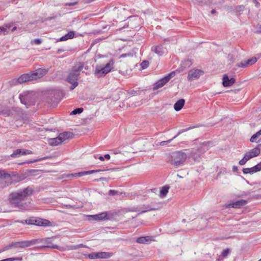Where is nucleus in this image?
Returning a JSON list of instances; mask_svg holds the SVG:
<instances>
[{"mask_svg":"<svg viewBox=\"0 0 261 261\" xmlns=\"http://www.w3.org/2000/svg\"><path fill=\"white\" fill-rule=\"evenodd\" d=\"M32 193V190L30 188H27L18 192L12 193L9 195L10 203L14 207H18L21 210H28L30 202L24 201Z\"/></svg>","mask_w":261,"mask_h":261,"instance_id":"nucleus-1","label":"nucleus"},{"mask_svg":"<svg viewBox=\"0 0 261 261\" xmlns=\"http://www.w3.org/2000/svg\"><path fill=\"white\" fill-rule=\"evenodd\" d=\"M85 68L86 70L88 68L85 67V64L83 62H79L75 65L70 70L68 76L66 77V81L72 85L70 87L71 90H73L75 87L78 86L77 80L80 74L81 71L83 72L82 70Z\"/></svg>","mask_w":261,"mask_h":261,"instance_id":"nucleus-2","label":"nucleus"},{"mask_svg":"<svg viewBox=\"0 0 261 261\" xmlns=\"http://www.w3.org/2000/svg\"><path fill=\"white\" fill-rule=\"evenodd\" d=\"M47 73L45 69L39 68L31 72L21 75L17 80V82L21 84L30 81L35 80L43 77Z\"/></svg>","mask_w":261,"mask_h":261,"instance_id":"nucleus-3","label":"nucleus"},{"mask_svg":"<svg viewBox=\"0 0 261 261\" xmlns=\"http://www.w3.org/2000/svg\"><path fill=\"white\" fill-rule=\"evenodd\" d=\"M188 158L187 153L181 151L173 152L171 154L169 163L175 168L182 166Z\"/></svg>","mask_w":261,"mask_h":261,"instance_id":"nucleus-4","label":"nucleus"},{"mask_svg":"<svg viewBox=\"0 0 261 261\" xmlns=\"http://www.w3.org/2000/svg\"><path fill=\"white\" fill-rule=\"evenodd\" d=\"M114 61L113 59L110 60L105 66L97 65L95 67L94 72L95 75L97 77L105 76L107 74L111 72L114 67Z\"/></svg>","mask_w":261,"mask_h":261,"instance_id":"nucleus-5","label":"nucleus"},{"mask_svg":"<svg viewBox=\"0 0 261 261\" xmlns=\"http://www.w3.org/2000/svg\"><path fill=\"white\" fill-rule=\"evenodd\" d=\"M54 237H53L51 238H45V239H37L36 240H39L41 241V242H39L38 244L42 243H45L48 244H50V245L42 246L40 247L41 248H51V249H57L60 251H64L65 250H76V249H79V248L84 246V245L83 244H80V245H75V246H71L70 247H68V248H64L63 247H60L57 245H51L50 240L51 239H54Z\"/></svg>","mask_w":261,"mask_h":261,"instance_id":"nucleus-6","label":"nucleus"},{"mask_svg":"<svg viewBox=\"0 0 261 261\" xmlns=\"http://www.w3.org/2000/svg\"><path fill=\"white\" fill-rule=\"evenodd\" d=\"M260 152V149L259 146L254 148L249 151L245 154L244 158L239 162L240 165H244L246 163L251 159L258 156Z\"/></svg>","mask_w":261,"mask_h":261,"instance_id":"nucleus-7","label":"nucleus"},{"mask_svg":"<svg viewBox=\"0 0 261 261\" xmlns=\"http://www.w3.org/2000/svg\"><path fill=\"white\" fill-rule=\"evenodd\" d=\"M32 92H25L19 95V99L21 102L28 108L29 106L34 105L35 101L32 98Z\"/></svg>","mask_w":261,"mask_h":261,"instance_id":"nucleus-8","label":"nucleus"},{"mask_svg":"<svg viewBox=\"0 0 261 261\" xmlns=\"http://www.w3.org/2000/svg\"><path fill=\"white\" fill-rule=\"evenodd\" d=\"M40 242V240L33 239L31 240L15 242H13V243L14 248H23L25 247H30L35 244H37Z\"/></svg>","mask_w":261,"mask_h":261,"instance_id":"nucleus-9","label":"nucleus"},{"mask_svg":"<svg viewBox=\"0 0 261 261\" xmlns=\"http://www.w3.org/2000/svg\"><path fill=\"white\" fill-rule=\"evenodd\" d=\"M204 73V72L200 69H192L188 72L187 76L189 81H192L193 80L198 79L199 77Z\"/></svg>","mask_w":261,"mask_h":261,"instance_id":"nucleus-10","label":"nucleus"},{"mask_svg":"<svg viewBox=\"0 0 261 261\" xmlns=\"http://www.w3.org/2000/svg\"><path fill=\"white\" fill-rule=\"evenodd\" d=\"M88 217L90 218V220L96 221H103L109 219L108 213L106 212L96 215H88Z\"/></svg>","mask_w":261,"mask_h":261,"instance_id":"nucleus-11","label":"nucleus"},{"mask_svg":"<svg viewBox=\"0 0 261 261\" xmlns=\"http://www.w3.org/2000/svg\"><path fill=\"white\" fill-rule=\"evenodd\" d=\"M34 225L43 227L52 226L51 222L49 220L40 218H34Z\"/></svg>","mask_w":261,"mask_h":261,"instance_id":"nucleus-12","label":"nucleus"},{"mask_svg":"<svg viewBox=\"0 0 261 261\" xmlns=\"http://www.w3.org/2000/svg\"><path fill=\"white\" fill-rule=\"evenodd\" d=\"M100 170H89L87 171H83L80 172L78 173H72V174H66L65 176L67 178H70V177H81L82 176H84L88 174H91L97 172L99 171Z\"/></svg>","mask_w":261,"mask_h":261,"instance_id":"nucleus-13","label":"nucleus"},{"mask_svg":"<svg viewBox=\"0 0 261 261\" xmlns=\"http://www.w3.org/2000/svg\"><path fill=\"white\" fill-rule=\"evenodd\" d=\"M261 170V162L257 164L256 165L251 167V168H244L243 169V172L244 174H252L258 171Z\"/></svg>","mask_w":261,"mask_h":261,"instance_id":"nucleus-14","label":"nucleus"},{"mask_svg":"<svg viewBox=\"0 0 261 261\" xmlns=\"http://www.w3.org/2000/svg\"><path fill=\"white\" fill-rule=\"evenodd\" d=\"M151 51L161 56L167 52V49L163 47V45H159L152 46L151 47Z\"/></svg>","mask_w":261,"mask_h":261,"instance_id":"nucleus-15","label":"nucleus"},{"mask_svg":"<svg viewBox=\"0 0 261 261\" xmlns=\"http://www.w3.org/2000/svg\"><path fill=\"white\" fill-rule=\"evenodd\" d=\"M235 79L231 77L229 79L227 75L225 74L222 78V84L224 87H229L232 86L235 82Z\"/></svg>","mask_w":261,"mask_h":261,"instance_id":"nucleus-16","label":"nucleus"},{"mask_svg":"<svg viewBox=\"0 0 261 261\" xmlns=\"http://www.w3.org/2000/svg\"><path fill=\"white\" fill-rule=\"evenodd\" d=\"M153 241L152 237L150 236L140 237L136 239V242L139 244H148Z\"/></svg>","mask_w":261,"mask_h":261,"instance_id":"nucleus-17","label":"nucleus"},{"mask_svg":"<svg viewBox=\"0 0 261 261\" xmlns=\"http://www.w3.org/2000/svg\"><path fill=\"white\" fill-rule=\"evenodd\" d=\"M59 136L62 140V142H63L67 140L72 138L73 137V134L70 132H65L60 133Z\"/></svg>","mask_w":261,"mask_h":261,"instance_id":"nucleus-18","label":"nucleus"},{"mask_svg":"<svg viewBox=\"0 0 261 261\" xmlns=\"http://www.w3.org/2000/svg\"><path fill=\"white\" fill-rule=\"evenodd\" d=\"M168 82L167 79L165 78V77H164L163 78L160 79L158 81H157L153 87V90H156L158 89H159L160 88H162Z\"/></svg>","mask_w":261,"mask_h":261,"instance_id":"nucleus-19","label":"nucleus"},{"mask_svg":"<svg viewBox=\"0 0 261 261\" xmlns=\"http://www.w3.org/2000/svg\"><path fill=\"white\" fill-rule=\"evenodd\" d=\"M247 203V201L245 200H238L234 202L230 203L228 205L229 207H231L233 208H239L241 206L244 205Z\"/></svg>","mask_w":261,"mask_h":261,"instance_id":"nucleus-20","label":"nucleus"},{"mask_svg":"<svg viewBox=\"0 0 261 261\" xmlns=\"http://www.w3.org/2000/svg\"><path fill=\"white\" fill-rule=\"evenodd\" d=\"M192 128V127H189V128H188L186 129H182V130L179 131L178 133L176 134V135H175L173 138H172L171 139L168 140L167 141H162L160 143V145H162V146H164V145H167V144L170 143L173 139L176 138L177 136H178L181 133H184V132H186L187 130H188L191 129Z\"/></svg>","mask_w":261,"mask_h":261,"instance_id":"nucleus-21","label":"nucleus"},{"mask_svg":"<svg viewBox=\"0 0 261 261\" xmlns=\"http://www.w3.org/2000/svg\"><path fill=\"white\" fill-rule=\"evenodd\" d=\"M185 100L184 99H180L175 102L174 105V109L176 111H180L184 106Z\"/></svg>","mask_w":261,"mask_h":261,"instance_id":"nucleus-22","label":"nucleus"},{"mask_svg":"<svg viewBox=\"0 0 261 261\" xmlns=\"http://www.w3.org/2000/svg\"><path fill=\"white\" fill-rule=\"evenodd\" d=\"M62 143V140L58 136L57 138H50L48 140V143L51 146H57Z\"/></svg>","mask_w":261,"mask_h":261,"instance_id":"nucleus-23","label":"nucleus"},{"mask_svg":"<svg viewBox=\"0 0 261 261\" xmlns=\"http://www.w3.org/2000/svg\"><path fill=\"white\" fill-rule=\"evenodd\" d=\"M74 32L73 31H70L65 35L62 36L59 39L60 41H66L70 39H72L74 37Z\"/></svg>","mask_w":261,"mask_h":261,"instance_id":"nucleus-24","label":"nucleus"},{"mask_svg":"<svg viewBox=\"0 0 261 261\" xmlns=\"http://www.w3.org/2000/svg\"><path fill=\"white\" fill-rule=\"evenodd\" d=\"M10 179V175L7 173L4 172L3 171L0 170V180L2 182H6L7 180H9Z\"/></svg>","mask_w":261,"mask_h":261,"instance_id":"nucleus-25","label":"nucleus"},{"mask_svg":"<svg viewBox=\"0 0 261 261\" xmlns=\"http://www.w3.org/2000/svg\"><path fill=\"white\" fill-rule=\"evenodd\" d=\"M188 156L192 158L196 162H199L200 160V156L199 154L196 153L194 150H192L190 152H187Z\"/></svg>","mask_w":261,"mask_h":261,"instance_id":"nucleus-26","label":"nucleus"},{"mask_svg":"<svg viewBox=\"0 0 261 261\" xmlns=\"http://www.w3.org/2000/svg\"><path fill=\"white\" fill-rule=\"evenodd\" d=\"M169 187H163L160 191V196L162 198L165 197L168 193Z\"/></svg>","mask_w":261,"mask_h":261,"instance_id":"nucleus-27","label":"nucleus"},{"mask_svg":"<svg viewBox=\"0 0 261 261\" xmlns=\"http://www.w3.org/2000/svg\"><path fill=\"white\" fill-rule=\"evenodd\" d=\"M99 258H109L112 256V253L106 252H99Z\"/></svg>","mask_w":261,"mask_h":261,"instance_id":"nucleus-28","label":"nucleus"},{"mask_svg":"<svg viewBox=\"0 0 261 261\" xmlns=\"http://www.w3.org/2000/svg\"><path fill=\"white\" fill-rule=\"evenodd\" d=\"M21 149H17L14 151L12 154H11V156L12 158L19 157L20 155H22Z\"/></svg>","mask_w":261,"mask_h":261,"instance_id":"nucleus-29","label":"nucleus"},{"mask_svg":"<svg viewBox=\"0 0 261 261\" xmlns=\"http://www.w3.org/2000/svg\"><path fill=\"white\" fill-rule=\"evenodd\" d=\"M9 27L6 26V27H0V35H6L9 33Z\"/></svg>","mask_w":261,"mask_h":261,"instance_id":"nucleus-30","label":"nucleus"},{"mask_svg":"<svg viewBox=\"0 0 261 261\" xmlns=\"http://www.w3.org/2000/svg\"><path fill=\"white\" fill-rule=\"evenodd\" d=\"M12 248H14L13 242L0 249V252H4L6 250H10Z\"/></svg>","mask_w":261,"mask_h":261,"instance_id":"nucleus-31","label":"nucleus"},{"mask_svg":"<svg viewBox=\"0 0 261 261\" xmlns=\"http://www.w3.org/2000/svg\"><path fill=\"white\" fill-rule=\"evenodd\" d=\"M99 252H93L88 255H87L88 256V258L91 259H94L99 258Z\"/></svg>","mask_w":261,"mask_h":261,"instance_id":"nucleus-32","label":"nucleus"},{"mask_svg":"<svg viewBox=\"0 0 261 261\" xmlns=\"http://www.w3.org/2000/svg\"><path fill=\"white\" fill-rule=\"evenodd\" d=\"M257 59L256 57H252L246 61L248 66H251L256 62Z\"/></svg>","mask_w":261,"mask_h":261,"instance_id":"nucleus-33","label":"nucleus"},{"mask_svg":"<svg viewBox=\"0 0 261 261\" xmlns=\"http://www.w3.org/2000/svg\"><path fill=\"white\" fill-rule=\"evenodd\" d=\"M135 54L136 53L133 50L132 52L121 55L119 58L132 57L135 55Z\"/></svg>","mask_w":261,"mask_h":261,"instance_id":"nucleus-34","label":"nucleus"},{"mask_svg":"<svg viewBox=\"0 0 261 261\" xmlns=\"http://www.w3.org/2000/svg\"><path fill=\"white\" fill-rule=\"evenodd\" d=\"M192 65V62L190 60H185L181 64L183 68L189 67Z\"/></svg>","mask_w":261,"mask_h":261,"instance_id":"nucleus-35","label":"nucleus"},{"mask_svg":"<svg viewBox=\"0 0 261 261\" xmlns=\"http://www.w3.org/2000/svg\"><path fill=\"white\" fill-rule=\"evenodd\" d=\"M34 218H32L29 219H27L25 220H23L21 221V223H25L28 225H34Z\"/></svg>","mask_w":261,"mask_h":261,"instance_id":"nucleus-36","label":"nucleus"},{"mask_svg":"<svg viewBox=\"0 0 261 261\" xmlns=\"http://www.w3.org/2000/svg\"><path fill=\"white\" fill-rule=\"evenodd\" d=\"M51 158L50 156H45V157H43V158H41L38 159H36V160H32V161H29L27 163H35V162H38V161H42V160H46V159H51Z\"/></svg>","mask_w":261,"mask_h":261,"instance_id":"nucleus-37","label":"nucleus"},{"mask_svg":"<svg viewBox=\"0 0 261 261\" xmlns=\"http://www.w3.org/2000/svg\"><path fill=\"white\" fill-rule=\"evenodd\" d=\"M83 111V109L82 108H76L72 111L70 114L71 115H76L81 114Z\"/></svg>","mask_w":261,"mask_h":261,"instance_id":"nucleus-38","label":"nucleus"},{"mask_svg":"<svg viewBox=\"0 0 261 261\" xmlns=\"http://www.w3.org/2000/svg\"><path fill=\"white\" fill-rule=\"evenodd\" d=\"M260 135L256 132L255 134H254L250 138V141L251 142H255L256 141L257 138L260 136Z\"/></svg>","mask_w":261,"mask_h":261,"instance_id":"nucleus-39","label":"nucleus"},{"mask_svg":"<svg viewBox=\"0 0 261 261\" xmlns=\"http://www.w3.org/2000/svg\"><path fill=\"white\" fill-rule=\"evenodd\" d=\"M175 75V71H174L171 72V73H170L169 74H168L167 75L165 76V77L167 79L168 82H169V80L171 78L173 77Z\"/></svg>","mask_w":261,"mask_h":261,"instance_id":"nucleus-40","label":"nucleus"},{"mask_svg":"<svg viewBox=\"0 0 261 261\" xmlns=\"http://www.w3.org/2000/svg\"><path fill=\"white\" fill-rule=\"evenodd\" d=\"M237 66H238V67H241V68H245V67H247L248 66V64H247L246 61H242L241 62L239 63L237 65Z\"/></svg>","mask_w":261,"mask_h":261,"instance_id":"nucleus-41","label":"nucleus"},{"mask_svg":"<svg viewBox=\"0 0 261 261\" xmlns=\"http://www.w3.org/2000/svg\"><path fill=\"white\" fill-rule=\"evenodd\" d=\"M22 155L31 154H33V152L31 150L21 149Z\"/></svg>","mask_w":261,"mask_h":261,"instance_id":"nucleus-42","label":"nucleus"},{"mask_svg":"<svg viewBox=\"0 0 261 261\" xmlns=\"http://www.w3.org/2000/svg\"><path fill=\"white\" fill-rule=\"evenodd\" d=\"M21 259L17 257L8 258L4 259H2L0 261H15V260H21Z\"/></svg>","mask_w":261,"mask_h":261,"instance_id":"nucleus-43","label":"nucleus"},{"mask_svg":"<svg viewBox=\"0 0 261 261\" xmlns=\"http://www.w3.org/2000/svg\"><path fill=\"white\" fill-rule=\"evenodd\" d=\"M119 193V192L116 190H110L109 191V195L111 196H114L116 195H118Z\"/></svg>","mask_w":261,"mask_h":261,"instance_id":"nucleus-44","label":"nucleus"},{"mask_svg":"<svg viewBox=\"0 0 261 261\" xmlns=\"http://www.w3.org/2000/svg\"><path fill=\"white\" fill-rule=\"evenodd\" d=\"M229 249H225L224 250H223V251L222 252V255L223 256V257H226L228 254L229 253Z\"/></svg>","mask_w":261,"mask_h":261,"instance_id":"nucleus-45","label":"nucleus"},{"mask_svg":"<svg viewBox=\"0 0 261 261\" xmlns=\"http://www.w3.org/2000/svg\"><path fill=\"white\" fill-rule=\"evenodd\" d=\"M141 66L143 69L147 68L148 66L149 62L147 61H144L141 63Z\"/></svg>","mask_w":261,"mask_h":261,"instance_id":"nucleus-46","label":"nucleus"},{"mask_svg":"<svg viewBox=\"0 0 261 261\" xmlns=\"http://www.w3.org/2000/svg\"><path fill=\"white\" fill-rule=\"evenodd\" d=\"M129 71L126 70L125 71L119 70V72L123 75H128L129 74Z\"/></svg>","mask_w":261,"mask_h":261,"instance_id":"nucleus-47","label":"nucleus"},{"mask_svg":"<svg viewBox=\"0 0 261 261\" xmlns=\"http://www.w3.org/2000/svg\"><path fill=\"white\" fill-rule=\"evenodd\" d=\"M32 42L36 44H40L41 43L42 40L40 39H35L33 40Z\"/></svg>","mask_w":261,"mask_h":261,"instance_id":"nucleus-48","label":"nucleus"},{"mask_svg":"<svg viewBox=\"0 0 261 261\" xmlns=\"http://www.w3.org/2000/svg\"><path fill=\"white\" fill-rule=\"evenodd\" d=\"M77 4H78L77 2H73V3H68L65 4V6H73L77 5Z\"/></svg>","mask_w":261,"mask_h":261,"instance_id":"nucleus-49","label":"nucleus"},{"mask_svg":"<svg viewBox=\"0 0 261 261\" xmlns=\"http://www.w3.org/2000/svg\"><path fill=\"white\" fill-rule=\"evenodd\" d=\"M256 8H258L260 4L256 0H252Z\"/></svg>","mask_w":261,"mask_h":261,"instance_id":"nucleus-50","label":"nucleus"},{"mask_svg":"<svg viewBox=\"0 0 261 261\" xmlns=\"http://www.w3.org/2000/svg\"><path fill=\"white\" fill-rule=\"evenodd\" d=\"M94 158L95 159L98 158V159H99L101 161H104V157L102 156H99L98 157V155H94Z\"/></svg>","mask_w":261,"mask_h":261,"instance_id":"nucleus-51","label":"nucleus"},{"mask_svg":"<svg viewBox=\"0 0 261 261\" xmlns=\"http://www.w3.org/2000/svg\"><path fill=\"white\" fill-rule=\"evenodd\" d=\"M95 0H84L83 1V3L84 4H88V3H90L93 1H94Z\"/></svg>","mask_w":261,"mask_h":261,"instance_id":"nucleus-52","label":"nucleus"},{"mask_svg":"<svg viewBox=\"0 0 261 261\" xmlns=\"http://www.w3.org/2000/svg\"><path fill=\"white\" fill-rule=\"evenodd\" d=\"M106 159L107 160H110V155L109 154H106L104 156V159Z\"/></svg>","mask_w":261,"mask_h":261,"instance_id":"nucleus-53","label":"nucleus"},{"mask_svg":"<svg viewBox=\"0 0 261 261\" xmlns=\"http://www.w3.org/2000/svg\"><path fill=\"white\" fill-rule=\"evenodd\" d=\"M232 169L234 172H237L238 170V168L237 166H233Z\"/></svg>","mask_w":261,"mask_h":261,"instance_id":"nucleus-54","label":"nucleus"},{"mask_svg":"<svg viewBox=\"0 0 261 261\" xmlns=\"http://www.w3.org/2000/svg\"><path fill=\"white\" fill-rule=\"evenodd\" d=\"M216 12V11L215 9H213V10L211 11V13H212V14H215Z\"/></svg>","mask_w":261,"mask_h":261,"instance_id":"nucleus-55","label":"nucleus"},{"mask_svg":"<svg viewBox=\"0 0 261 261\" xmlns=\"http://www.w3.org/2000/svg\"><path fill=\"white\" fill-rule=\"evenodd\" d=\"M207 144H210L209 142H207V143H204L202 144V146H204L205 145H206Z\"/></svg>","mask_w":261,"mask_h":261,"instance_id":"nucleus-56","label":"nucleus"},{"mask_svg":"<svg viewBox=\"0 0 261 261\" xmlns=\"http://www.w3.org/2000/svg\"><path fill=\"white\" fill-rule=\"evenodd\" d=\"M257 56L258 58H261V53L258 54L257 55Z\"/></svg>","mask_w":261,"mask_h":261,"instance_id":"nucleus-57","label":"nucleus"},{"mask_svg":"<svg viewBox=\"0 0 261 261\" xmlns=\"http://www.w3.org/2000/svg\"><path fill=\"white\" fill-rule=\"evenodd\" d=\"M258 134H259L260 135H261V129L257 132Z\"/></svg>","mask_w":261,"mask_h":261,"instance_id":"nucleus-58","label":"nucleus"},{"mask_svg":"<svg viewBox=\"0 0 261 261\" xmlns=\"http://www.w3.org/2000/svg\"><path fill=\"white\" fill-rule=\"evenodd\" d=\"M255 32L257 33H261V31L257 30Z\"/></svg>","mask_w":261,"mask_h":261,"instance_id":"nucleus-59","label":"nucleus"},{"mask_svg":"<svg viewBox=\"0 0 261 261\" xmlns=\"http://www.w3.org/2000/svg\"><path fill=\"white\" fill-rule=\"evenodd\" d=\"M16 28L15 27H14V28H13V29L12 30V31H13L14 30H15V29H16Z\"/></svg>","mask_w":261,"mask_h":261,"instance_id":"nucleus-60","label":"nucleus"},{"mask_svg":"<svg viewBox=\"0 0 261 261\" xmlns=\"http://www.w3.org/2000/svg\"><path fill=\"white\" fill-rule=\"evenodd\" d=\"M258 261H261V258L259 260H258Z\"/></svg>","mask_w":261,"mask_h":261,"instance_id":"nucleus-61","label":"nucleus"}]
</instances>
